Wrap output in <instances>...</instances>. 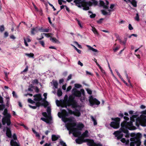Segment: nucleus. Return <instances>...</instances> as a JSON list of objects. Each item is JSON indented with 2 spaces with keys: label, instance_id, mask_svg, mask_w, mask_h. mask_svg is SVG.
<instances>
[{
  "label": "nucleus",
  "instance_id": "obj_38",
  "mask_svg": "<svg viewBox=\"0 0 146 146\" xmlns=\"http://www.w3.org/2000/svg\"><path fill=\"white\" fill-rule=\"evenodd\" d=\"M115 72H116V73H117V75L119 77V78H120L121 80L122 79L123 80V78L121 76V75L119 73L118 70H115Z\"/></svg>",
  "mask_w": 146,
  "mask_h": 146
},
{
  "label": "nucleus",
  "instance_id": "obj_24",
  "mask_svg": "<svg viewBox=\"0 0 146 146\" xmlns=\"http://www.w3.org/2000/svg\"><path fill=\"white\" fill-rule=\"evenodd\" d=\"M84 125L82 123L79 124H78L77 126L78 130H81L84 127Z\"/></svg>",
  "mask_w": 146,
  "mask_h": 146
},
{
  "label": "nucleus",
  "instance_id": "obj_26",
  "mask_svg": "<svg viewBox=\"0 0 146 146\" xmlns=\"http://www.w3.org/2000/svg\"><path fill=\"white\" fill-rule=\"evenodd\" d=\"M127 128H121L120 129L121 131L123 132L124 133H128V131L127 129Z\"/></svg>",
  "mask_w": 146,
  "mask_h": 146
},
{
  "label": "nucleus",
  "instance_id": "obj_43",
  "mask_svg": "<svg viewBox=\"0 0 146 146\" xmlns=\"http://www.w3.org/2000/svg\"><path fill=\"white\" fill-rule=\"evenodd\" d=\"M74 86L76 88H78L81 87L82 85L79 84H74Z\"/></svg>",
  "mask_w": 146,
  "mask_h": 146
},
{
  "label": "nucleus",
  "instance_id": "obj_50",
  "mask_svg": "<svg viewBox=\"0 0 146 146\" xmlns=\"http://www.w3.org/2000/svg\"><path fill=\"white\" fill-rule=\"evenodd\" d=\"M123 136V134L121 133L117 136V139H121Z\"/></svg>",
  "mask_w": 146,
  "mask_h": 146
},
{
  "label": "nucleus",
  "instance_id": "obj_10",
  "mask_svg": "<svg viewBox=\"0 0 146 146\" xmlns=\"http://www.w3.org/2000/svg\"><path fill=\"white\" fill-rule=\"evenodd\" d=\"M76 123L74 122L67 124L66 125V127L68 130H71L72 131V129L73 128V127L76 126Z\"/></svg>",
  "mask_w": 146,
  "mask_h": 146
},
{
  "label": "nucleus",
  "instance_id": "obj_33",
  "mask_svg": "<svg viewBox=\"0 0 146 146\" xmlns=\"http://www.w3.org/2000/svg\"><path fill=\"white\" fill-rule=\"evenodd\" d=\"M125 76L127 78V80H128V82L129 83H130V85L131 86L132 85H131V82H130V81L129 78L127 74V72L126 71H125Z\"/></svg>",
  "mask_w": 146,
  "mask_h": 146
},
{
  "label": "nucleus",
  "instance_id": "obj_4",
  "mask_svg": "<svg viewBox=\"0 0 146 146\" xmlns=\"http://www.w3.org/2000/svg\"><path fill=\"white\" fill-rule=\"evenodd\" d=\"M74 96L71 95L69 96L68 100L67 99L65 100H66L67 103L71 104V106H72V108H76V107L80 108V106L77 104V102L74 100Z\"/></svg>",
  "mask_w": 146,
  "mask_h": 146
},
{
  "label": "nucleus",
  "instance_id": "obj_8",
  "mask_svg": "<svg viewBox=\"0 0 146 146\" xmlns=\"http://www.w3.org/2000/svg\"><path fill=\"white\" fill-rule=\"evenodd\" d=\"M84 142H87V144L89 146H94L96 143L93 139H85L84 140Z\"/></svg>",
  "mask_w": 146,
  "mask_h": 146
},
{
  "label": "nucleus",
  "instance_id": "obj_2",
  "mask_svg": "<svg viewBox=\"0 0 146 146\" xmlns=\"http://www.w3.org/2000/svg\"><path fill=\"white\" fill-rule=\"evenodd\" d=\"M7 112V109H5L3 111V114L6 116L3 118L2 119V122L3 125H4L6 123L7 125L8 126H9L10 125L11 123L10 119L11 115L10 114H8Z\"/></svg>",
  "mask_w": 146,
  "mask_h": 146
},
{
  "label": "nucleus",
  "instance_id": "obj_58",
  "mask_svg": "<svg viewBox=\"0 0 146 146\" xmlns=\"http://www.w3.org/2000/svg\"><path fill=\"white\" fill-rule=\"evenodd\" d=\"M78 90H77L76 89V88H74L72 90V95H74V93H75Z\"/></svg>",
  "mask_w": 146,
  "mask_h": 146
},
{
  "label": "nucleus",
  "instance_id": "obj_25",
  "mask_svg": "<svg viewBox=\"0 0 146 146\" xmlns=\"http://www.w3.org/2000/svg\"><path fill=\"white\" fill-rule=\"evenodd\" d=\"M50 39L52 41V42H53L58 43L59 42V41H58V40L55 37H53L50 38Z\"/></svg>",
  "mask_w": 146,
  "mask_h": 146
},
{
  "label": "nucleus",
  "instance_id": "obj_11",
  "mask_svg": "<svg viewBox=\"0 0 146 146\" xmlns=\"http://www.w3.org/2000/svg\"><path fill=\"white\" fill-rule=\"evenodd\" d=\"M71 106V104L67 103L65 100H64V101L61 102L60 106L61 107L67 108V106Z\"/></svg>",
  "mask_w": 146,
  "mask_h": 146
},
{
  "label": "nucleus",
  "instance_id": "obj_63",
  "mask_svg": "<svg viewBox=\"0 0 146 146\" xmlns=\"http://www.w3.org/2000/svg\"><path fill=\"white\" fill-rule=\"evenodd\" d=\"M128 28L130 30H132L133 29V28L132 27L131 25L130 24L129 25Z\"/></svg>",
  "mask_w": 146,
  "mask_h": 146
},
{
  "label": "nucleus",
  "instance_id": "obj_7",
  "mask_svg": "<svg viewBox=\"0 0 146 146\" xmlns=\"http://www.w3.org/2000/svg\"><path fill=\"white\" fill-rule=\"evenodd\" d=\"M82 94L83 96H85V92L84 90L82 89L80 90V91L78 90L75 93H74L73 96L76 97H81Z\"/></svg>",
  "mask_w": 146,
  "mask_h": 146
},
{
  "label": "nucleus",
  "instance_id": "obj_46",
  "mask_svg": "<svg viewBox=\"0 0 146 146\" xmlns=\"http://www.w3.org/2000/svg\"><path fill=\"white\" fill-rule=\"evenodd\" d=\"M68 114L69 113L71 115L74 114V111H73L71 110H70L69 109H68Z\"/></svg>",
  "mask_w": 146,
  "mask_h": 146
},
{
  "label": "nucleus",
  "instance_id": "obj_42",
  "mask_svg": "<svg viewBox=\"0 0 146 146\" xmlns=\"http://www.w3.org/2000/svg\"><path fill=\"white\" fill-rule=\"evenodd\" d=\"M28 102L29 103L31 104H33L35 103V102L34 100H31L30 98H29L28 100Z\"/></svg>",
  "mask_w": 146,
  "mask_h": 146
},
{
  "label": "nucleus",
  "instance_id": "obj_55",
  "mask_svg": "<svg viewBox=\"0 0 146 146\" xmlns=\"http://www.w3.org/2000/svg\"><path fill=\"white\" fill-rule=\"evenodd\" d=\"M56 103L58 106H60L61 105V102H60L58 100H56Z\"/></svg>",
  "mask_w": 146,
  "mask_h": 146
},
{
  "label": "nucleus",
  "instance_id": "obj_57",
  "mask_svg": "<svg viewBox=\"0 0 146 146\" xmlns=\"http://www.w3.org/2000/svg\"><path fill=\"white\" fill-rule=\"evenodd\" d=\"M121 132L119 131H115L114 133V134L116 136H117Z\"/></svg>",
  "mask_w": 146,
  "mask_h": 146
},
{
  "label": "nucleus",
  "instance_id": "obj_30",
  "mask_svg": "<svg viewBox=\"0 0 146 146\" xmlns=\"http://www.w3.org/2000/svg\"><path fill=\"white\" fill-rule=\"evenodd\" d=\"M74 119V118L73 117H71L69 118H66L65 120L69 122H72L73 121V119Z\"/></svg>",
  "mask_w": 146,
  "mask_h": 146
},
{
  "label": "nucleus",
  "instance_id": "obj_20",
  "mask_svg": "<svg viewBox=\"0 0 146 146\" xmlns=\"http://www.w3.org/2000/svg\"><path fill=\"white\" fill-rule=\"evenodd\" d=\"M86 46L88 48L89 50H91L93 52H98V51L96 49H94L89 45H86Z\"/></svg>",
  "mask_w": 146,
  "mask_h": 146
},
{
  "label": "nucleus",
  "instance_id": "obj_52",
  "mask_svg": "<svg viewBox=\"0 0 146 146\" xmlns=\"http://www.w3.org/2000/svg\"><path fill=\"white\" fill-rule=\"evenodd\" d=\"M58 116L60 118L64 117L63 113H62L58 112Z\"/></svg>",
  "mask_w": 146,
  "mask_h": 146
},
{
  "label": "nucleus",
  "instance_id": "obj_41",
  "mask_svg": "<svg viewBox=\"0 0 146 146\" xmlns=\"http://www.w3.org/2000/svg\"><path fill=\"white\" fill-rule=\"evenodd\" d=\"M135 20L137 21H139V16L138 13L136 14V16L135 18Z\"/></svg>",
  "mask_w": 146,
  "mask_h": 146
},
{
  "label": "nucleus",
  "instance_id": "obj_15",
  "mask_svg": "<svg viewBox=\"0 0 146 146\" xmlns=\"http://www.w3.org/2000/svg\"><path fill=\"white\" fill-rule=\"evenodd\" d=\"M63 114L64 117H62V120L63 121L65 122L66 121L65 120L66 118L65 117L68 116V113L65 110H63Z\"/></svg>",
  "mask_w": 146,
  "mask_h": 146
},
{
  "label": "nucleus",
  "instance_id": "obj_36",
  "mask_svg": "<svg viewBox=\"0 0 146 146\" xmlns=\"http://www.w3.org/2000/svg\"><path fill=\"white\" fill-rule=\"evenodd\" d=\"M92 31L94 34H98V33L97 30L94 27H92Z\"/></svg>",
  "mask_w": 146,
  "mask_h": 146
},
{
  "label": "nucleus",
  "instance_id": "obj_16",
  "mask_svg": "<svg viewBox=\"0 0 146 146\" xmlns=\"http://www.w3.org/2000/svg\"><path fill=\"white\" fill-rule=\"evenodd\" d=\"M100 6L102 7H103L105 9H108V6L107 5H106L105 4V3L102 1H100Z\"/></svg>",
  "mask_w": 146,
  "mask_h": 146
},
{
  "label": "nucleus",
  "instance_id": "obj_44",
  "mask_svg": "<svg viewBox=\"0 0 146 146\" xmlns=\"http://www.w3.org/2000/svg\"><path fill=\"white\" fill-rule=\"evenodd\" d=\"M94 61L96 63V64L98 66L99 68L100 69H102V67L100 66V65L99 64H98V63L97 62V60L95 58H94Z\"/></svg>",
  "mask_w": 146,
  "mask_h": 146
},
{
  "label": "nucleus",
  "instance_id": "obj_23",
  "mask_svg": "<svg viewBox=\"0 0 146 146\" xmlns=\"http://www.w3.org/2000/svg\"><path fill=\"white\" fill-rule=\"evenodd\" d=\"M127 123L126 121H124L121 123V128H127Z\"/></svg>",
  "mask_w": 146,
  "mask_h": 146
},
{
  "label": "nucleus",
  "instance_id": "obj_45",
  "mask_svg": "<svg viewBox=\"0 0 146 146\" xmlns=\"http://www.w3.org/2000/svg\"><path fill=\"white\" fill-rule=\"evenodd\" d=\"M42 103L39 102H38L36 103L35 105L36 107H39L40 106H41Z\"/></svg>",
  "mask_w": 146,
  "mask_h": 146
},
{
  "label": "nucleus",
  "instance_id": "obj_12",
  "mask_svg": "<svg viewBox=\"0 0 146 146\" xmlns=\"http://www.w3.org/2000/svg\"><path fill=\"white\" fill-rule=\"evenodd\" d=\"M31 29V33L33 35H35L39 31L40 32V28H38L37 27H36L35 28H32Z\"/></svg>",
  "mask_w": 146,
  "mask_h": 146
},
{
  "label": "nucleus",
  "instance_id": "obj_17",
  "mask_svg": "<svg viewBox=\"0 0 146 146\" xmlns=\"http://www.w3.org/2000/svg\"><path fill=\"white\" fill-rule=\"evenodd\" d=\"M84 139H83L79 137L77 139H76V141L77 143L78 144H81L83 142H84Z\"/></svg>",
  "mask_w": 146,
  "mask_h": 146
},
{
  "label": "nucleus",
  "instance_id": "obj_60",
  "mask_svg": "<svg viewBox=\"0 0 146 146\" xmlns=\"http://www.w3.org/2000/svg\"><path fill=\"white\" fill-rule=\"evenodd\" d=\"M60 144L62 145H63V146H66V143L64 142L63 141H60Z\"/></svg>",
  "mask_w": 146,
  "mask_h": 146
},
{
  "label": "nucleus",
  "instance_id": "obj_62",
  "mask_svg": "<svg viewBox=\"0 0 146 146\" xmlns=\"http://www.w3.org/2000/svg\"><path fill=\"white\" fill-rule=\"evenodd\" d=\"M96 15L95 14H92L90 15V17L91 18H94L96 17Z\"/></svg>",
  "mask_w": 146,
  "mask_h": 146
},
{
  "label": "nucleus",
  "instance_id": "obj_18",
  "mask_svg": "<svg viewBox=\"0 0 146 146\" xmlns=\"http://www.w3.org/2000/svg\"><path fill=\"white\" fill-rule=\"evenodd\" d=\"M88 131L87 130H86L81 135V138L84 139V138L88 137Z\"/></svg>",
  "mask_w": 146,
  "mask_h": 146
},
{
  "label": "nucleus",
  "instance_id": "obj_47",
  "mask_svg": "<svg viewBox=\"0 0 146 146\" xmlns=\"http://www.w3.org/2000/svg\"><path fill=\"white\" fill-rule=\"evenodd\" d=\"M47 94L46 93H44L43 94V96H44V98L43 99H42V101H46V100L47 98Z\"/></svg>",
  "mask_w": 146,
  "mask_h": 146
},
{
  "label": "nucleus",
  "instance_id": "obj_54",
  "mask_svg": "<svg viewBox=\"0 0 146 146\" xmlns=\"http://www.w3.org/2000/svg\"><path fill=\"white\" fill-rule=\"evenodd\" d=\"M104 20L103 18H101L99 20L97 21V22L98 23L100 24L102 23V21Z\"/></svg>",
  "mask_w": 146,
  "mask_h": 146
},
{
  "label": "nucleus",
  "instance_id": "obj_5",
  "mask_svg": "<svg viewBox=\"0 0 146 146\" xmlns=\"http://www.w3.org/2000/svg\"><path fill=\"white\" fill-rule=\"evenodd\" d=\"M89 101L90 105L92 106H93L94 105H98L100 104V102L96 98H94L92 96H90L89 97Z\"/></svg>",
  "mask_w": 146,
  "mask_h": 146
},
{
  "label": "nucleus",
  "instance_id": "obj_6",
  "mask_svg": "<svg viewBox=\"0 0 146 146\" xmlns=\"http://www.w3.org/2000/svg\"><path fill=\"white\" fill-rule=\"evenodd\" d=\"M72 131L73 132V135L75 137L81 138V133L76 128H73L72 129Z\"/></svg>",
  "mask_w": 146,
  "mask_h": 146
},
{
  "label": "nucleus",
  "instance_id": "obj_56",
  "mask_svg": "<svg viewBox=\"0 0 146 146\" xmlns=\"http://www.w3.org/2000/svg\"><path fill=\"white\" fill-rule=\"evenodd\" d=\"M47 113L48 114L50 113H51V109L49 107H48L46 110Z\"/></svg>",
  "mask_w": 146,
  "mask_h": 146
},
{
  "label": "nucleus",
  "instance_id": "obj_61",
  "mask_svg": "<svg viewBox=\"0 0 146 146\" xmlns=\"http://www.w3.org/2000/svg\"><path fill=\"white\" fill-rule=\"evenodd\" d=\"M39 43L44 47V43L43 41H40Z\"/></svg>",
  "mask_w": 146,
  "mask_h": 146
},
{
  "label": "nucleus",
  "instance_id": "obj_34",
  "mask_svg": "<svg viewBox=\"0 0 146 146\" xmlns=\"http://www.w3.org/2000/svg\"><path fill=\"white\" fill-rule=\"evenodd\" d=\"M74 115L76 116L79 117L80 116L81 113L80 111H74Z\"/></svg>",
  "mask_w": 146,
  "mask_h": 146
},
{
  "label": "nucleus",
  "instance_id": "obj_13",
  "mask_svg": "<svg viewBox=\"0 0 146 146\" xmlns=\"http://www.w3.org/2000/svg\"><path fill=\"white\" fill-rule=\"evenodd\" d=\"M135 127L133 125V122L132 121L127 122V128L130 130L133 129V128Z\"/></svg>",
  "mask_w": 146,
  "mask_h": 146
},
{
  "label": "nucleus",
  "instance_id": "obj_59",
  "mask_svg": "<svg viewBox=\"0 0 146 146\" xmlns=\"http://www.w3.org/2000/svg\"><path fill=\"white\" fill-rule=\"evenodd\" d=\"M13 139L15 140H17V138L15 133L13 134Z\"/></svg>",
  "mask_w": 146,
  "mask_h": 146
},
{
  "label": "nucleus",
  "instance_id": "obj_49",
  "mask_svg": "<svg viewBox=\"0 0 146 146\" xmlns=\"http://www.w3.org/2000/svg\"><path fill=\"white\" fill-rule=\"evenodd\" d=\"M5 108L4 104H1L0 105V110H2Z\"/></svg>",
  "mask_w": 146,
  "mask_h": 146
},
{
  "label": "nucleus",
  "instance_id": "obj_35",
  "mask_svg": "<svg viewBox=\"0 0 146 146\" xmlns=\"http://www.w3.org/2000/svg\"><path fill=\"white\" fill-rule=\"evenodd\" d=\"M57 95L58 96H61L62 94V92L61 90L60 89H58L57 91Z\"/></svg>",
  "mask_w": 146,
  "mask_h": 146
},
{
  "label": "nucleus",
  "instance_id": "obj_27",
  "mask_svg": "<svg viewBox=\"0 0 146 146\" xmlns=\"http://www.w3.org/2000/svg\"><path fill=\"white\" fill-rule=\"evenodd\" d=\"M58 138L56 135H53L52 136V141H55L57 140Z\"/></svg>",
  "mask_w": 146,
  "mask_h": 146
},
{
  "label": "nucleus",
  "instance_id": "obj_64",
  "mask_svg": "<svg viewBox=\"0 0 146 146\" xmlns=\"http://www.w3.org/2000/svg\"><path fill=\"white\" fill-rule=\"evenodd\" d=\"M74 47L75 50L77 51L78 53L79 54H80L81 53V50L78 49L75 46H74Z\"/></svg>",
  "mask_w": 146,
  "mask_h": 146
},
{
  "label": "nucleus",
  "instance_id": "obj_37",
  "mask_svg": "<svg viewBox=\"0 0 146 146\" xmlns=\"http://www.w3.org/2000/svg\"><path fill=\"white\" fill-rule=\"evenodd\" d=\"M141 118L143 120H146V115H141L140 116Z\"/></svg>",
  "mask_w": 146,
  "mask_h": 146
},
{
  "label": "nucleus",
  "instance_id": "obj_48",
  "mask_svg": "<svg viewBox=\"0 0 146 146\" xmlns=\"http://www.w3.org/2000/svg\"><path fill=\"white\" fill-rule=\"evenodd\" d=\"M101 11L102 12V13L104 15H106L108 14V12L104 10H101Z\"/></svg>",
  "mask_w": 146,
  "mask_h": 146
},
{
  "label": "nucleus",
  "instance_id": "obj_28",
  "mask_svg": "<svg viewBox=\"0 0 146 146\" xmlns=\"http://www.w3.org/2000/svg\"><path fill=\"white\" fill-rule=\"evenodd\" d=\"M44 102L42 103L41 106H44L45 108H46L48 105V102L46 101H44Z\"/></svg>",
  "mask_w": 146,
  "mask_h": 146
},
{
  "label": "nucleus",
  "instance_id": "obj_22",
  "mask_svg": "<svg viewBox=\"0 0 146 146\" xmlns=\"http://www.w3.org/2000/svg\"><path fill=\"white\" fill-rule=\"evenodd\" d=\"M51 119V117H49L47 119H46L44 117H41L40 119L42 120L43 121L48 123H49V122L50 120Z\"/></svg>",
  "mask_w": 146,
  "mask_h": 146
},
{
  "label": "nucleus",
  "instance_id": "obj_1",
  "mask_svg": "<svg viewBox=\"0 0 146 146\" xmlns=\"http://www.w3.org/2000/svg\"><path fill=\"white\" fill-rule=\"evenodd\" d=\"M131 136L133 137L131 138L130 139V141H132L130 143V146H135V145L136 146H140L141 143L140 140L142 137L141 134L139 133H138L137 134L132 133Z\"/></svg>",
  "mask_w": 146,
  "mask_h": 146
},
{
  "label": "nucleus",
  "instance_id": "obj_31",
  "mask_svg": "<svg viewBox=\"0 0 146 146\" xmlns=\"http://www.w3.org/2000/svg\"><path fill=\"white\" fill-rule=\"evenodd\" d=\"M49 29L47 28L46 29H43L42 27L40 28V32H48Z\"/></svg>",
  "mask_w": 146,
  "mask_h": 146
},
{
  "label": "nucleus",
  "instance_id": "obj_21",
  "mask_svg": "<svg viewBox=\"0 0 146 146\" xmlns=\"http://www.w3.org/2000/svg\"><path fill=\"white\" fill-rule=\"evenodd\" d=\"M129 2L132 4V5L134 7H136L137 6V2L135 0H132L131 1L130 0V1Z\"/></svg>",
  "mask_w": 146,
  "mask_h": 146
},
{
  "label": "nucleus",
  "instance_id": "obj_9",
  "mask_svg": "<svg viewBox=\"0 0 146 146\" xmlns=\"http://www.w3.org/2000/svg\"><path fill=\"white\" fill-rule=\"evenodd\" d=\"M33 97L34 98L33 100L35 101L39 102L40 101L42 100L41 95L40 94L34 95L33 96Z\"/></svg>",
  "mask_w": 146,
  "mask_h": 146
},
{
  "label": "nucleus",
  "instance_id": "obj_3",
  "mask_svg": "<svg viewBox=\"0 0 146 146\" xmlns=\"http://www.w3.org/2000/svg\"><path fill=\"white\" fill-rule=\"evenodd\" d=\"M111 119L113 121L110 123V126L114 129H117L120 126V119L119 117L111 118Z\"/></svg>",
  "mask_w": 146,
  "mask_h": 146
},
{
  "label": "nucleus",
  "instance_id": "obj_40",
  "mask_svg": "<svg viewBox=\"0 0 146 146\" xmlns=\"http://www.w3.org/2000/svg\"><path fill=\"white\" fill-rule=\"evenodd\" d=\"M136 115H133L131 117H130V120L131 121H135V118H136Z\"/></svg>",
  "mask_w": 146,
  "mask_h": 146
},
{
  "label": "nucleus",
  "instance_id": "obj_39",
  "mask_svg": "<svg viewBox=\"0 0 146 146\" xmlns=\"http://www.w3.org/2000/svg\"><path fill=\"white\" fill-rule=\"evenodd\" d=\"M86 90L87 91V93L90 94L91 95L92 94V91L89 88L86 89Z\"/></svg>",
  "mask_w": 146,
  "mask_h": 146
},
{
  "label": "nucleus",
  "instance_id": "obj_19",
  "mask_svg": "<svg viewBox=\"0 0 146 146\" xmlns=\"http://www.w3.org/2000/svg\"><path fill=\"white\" fill-rule=\"evenodd\" d=\"M11 145L12 146H19L18 143L13 139H11L10 141Z\"/></svg>",
  "mask_w": 146,
  "mask_h": 146
},
{
  "label": "nucleus",
  "instance_id": "obj_32",
  "mask_svg": "<svg viewBox=\"0 0 146 146\" xmlns=\"http://www.w3.org/2000/svg\"><path fill=\"white\" fill-rule=\"evenodd\" d=\"M25 55L29 58H34V54L33 53H31L30 54L25 53Z\"/></svg>",
  "mask_w": 146,
  "mask_h": 146
},
{
  "label": "nucleus",
  "instance_id": "obj_51",
  "mask_svg": "<svg viewBox=\"0 0 146 146\" xmlns=\"http://www.w3.org/2000/svg\"><path fill=\"white\" fill-rule=\"evenodd\" d=\"M41 35H44L45 36L47 37H50V35L49 34V33H42L41 34Z\"/></svg>",
  "mask_w": 146,
  "mask_h": 146
},
{
  "label": "nucleus",
  "instance_id": "obj_53",
  "mask_svg": "<svg viewBox=\"0 0 146 146\" xmlns=\"http://www.w3.org/2000/svg\"><path fill=\"white\" fill-rule=\"evenodd\" d=\"M5 30L4 26L3 25H1L0 27V31L1 32Z\"/></svg>",
  "mask_w": 146,
  "mask_h": 146
},
{
  "label": "nucleus",
  "instance_id": "obj_29",
  "mask_svg": "<svg viewBox=\"0 0 146 146\" xmlns=\"http://www.w3.org/2000/svg\"><path fill=\"white\" fill-rule=\"evenodd\" d=\"M53 84L55 88H58V84L57 82L56 81H54L53 80L52 81Z\"/></svg>",
  "mask_w": 146,
  "mask_h": 146
},
{
  "label": "nucleus",
  "instance_id": "obj_14",
  "mask_svg": "<svg viewBox=\"0 0 146 146\" xmlns=\"http://www.w3.org/2000/svg\"><path fill=\"white\" fill-rule=\"evenodd\" d=\"M6 128V136L9 138H11L12 137L11 132L10 129L7 127Z\"/></svg>",
  "mask_w": 146,
  "mask_h": 146
}]
</instances>
